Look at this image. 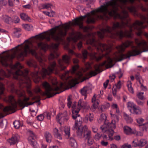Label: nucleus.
Instances as JSON below:
<instances>
[{
    "instance_id": "a19ab883",
    "label": "nucleus",
    "mask_w": 148,
    "mask_h": 148,
    "mask_svg": "<svg viewBox=\"0 0 148 148\" xmlns=\"http://www.w3.org/2000/svg\"><path fill=\"white\" fill-rule=\"evenodd\" d=\"M102 136V134L97 133L95 134L94 138L97 140H99Z\"/></svg>"
},
{
    "instance_id": "473e14b6",
    "label": "nucleus",
    "mask_w": 148,
    "mask_h": 148,
    "mask_svg": "<svg viewBox=\"0 0 148 148\" xmlns=\"http://www.w3.org/2000/svg\"><path fill=\"white\" fill-rule=\"evenodd\" d=\"M134 111V113L136 114H140L141 113V110L138 107H136V106L133 109Z\"/></svg>"
},
{
    "instance_id": "774afa93",
    "label": "nucleus",
    "mask_w": 148,
    "mask_h": 148,
    "mask_svg": "<svg viewBox=\"0 0 148 148\" xmlns=\"http://www.w3.org/2000/svg\"><path fill=\"white\" fill-rule=\"evenodd\" d=\"M55 136L59 140H61L62 139V137L61 136V134H57L56 136Z\"/></svg>"
},
{
    "instance_id": "6ab92c4d",
    "label": "nucleus",
    "mask_w": 148,
    "mask_h": 148,
    "mask_svg": "<svg viewBox=\"0 0 148 148\" xmlns=\"http://www.w3.org/2000/svg\"><path fill=\"white\" fill-rule=\"evenodd\" d=\"M44 136L47 142L50 143L51 142L52 136L49 132H45L44 134Z\"/></svg>"
},
{
    "instance_id": "bf43d9fd",
    "label": "nucleus",
    "mask_w": 148,
    "mask_h": 148,
    "mask_svg": "<svg viewBox=\"0 0 148 148\" xmlns=\"http://www.w3.org/2000/svg\"><path fill=\"white\" fill-rule=\"evenodd\" d=\"M135 140H133L132 143V146L134 147H136L138 146V143H137Z\"/></svg>"
},
{
    "instance_id": "a878e982",
    "label": "nucleus",
    "mask_w": 148,
    "mask_h": 148,
    "mask_svg": "<svg viewBox=\"0 0 148 148\" xmlns=\"http://www.w3.org/2000/svg\"><path fill=\"white\" fill-rule=\"evenodd\" d=\"M132 83L130 81H128L127 83V86L129 91L131 93H133L134 91L133 88L132 87Z\"/></svg>"
},
{
    "instance_id": "393cba45",
    "label": "nucleus",
    "mask_w": 148,
    "mask_h": 148,
    "mask_svg": "<svg viewBox=\"0 0 148 148\" xmlns=\"http://www.w3.org/2000/svg\"><path fill=\"white\" fill-rule=\"evenodd\" d=\"M70 144L71 147H72L73 148H77V145L75 140L72 138H70Z\"/></svg>"
},
{
    "instance_id": "412c9836",
    "label": "nucleus",
    "mask_w": 148,
    "mask_h": 148,
    "mask_svg": "<svg viewBox=\"0 0 148 148\" xmlns=\"http://www.w3.org/2000/svg\"><path fill=\"white\" fill-rule=\"evenodd\" d=\"M3 19L5 22L8 24L10 23L13 22L11 18L6 15L3 16Z\"/></svg>"
},
{
    "instance_id": "ddd939ff",
    "label": "nucleus",
    "mask_w": 148,
    "mask_h": 148,
    "mask_svg": "<svg viewBox=\"0 0 148 148\" xmlns=\"http://www.w3.org/2000/svg\"><path fill=\"white\" fill-rule=\"evenodd\" d=\"M29 132L30 134L29 140V143L33 146L34 148H38V144L34 140V139L36 138L34 134L31 131H29Z\"/></svg>"
},
{
    "instance_id": "f257e3e1",
    "label": "nucleus",
    "mask_w": 148,
    "mask_h": 148,
    "mask_svg": "<svg viewBox=\"0 0 148 148\" xmlns=\"http://www.w3.org/2000/svg\"><path fill=\"white\" fill-rule=\"evenodd\" d=\"M114 16L123 20L116 22L106 30H121L127 26L130 30H142L148 24V0H111L106 3V18Z\"/></svg>"
},
{
    "instance_id": "de8ad7c7",
    "label": "nucleus",
    "mask_w": 148,
    "mask_h": 148,
    "mask_svg": "<svg viewBox=\"0 0 148 148\" xmlns=\"http://www.w3.org/2000/svg\"><path fill=\"white\" fill-rule=\"evenodd\" d=\"M51 5L49 3H46L43 4L42 6L43 8L48 9L51 7Z\"/></svg>"
},
{
    "instance_id": "2f4dec72",
    "label": "nucleus",
    "mask_w": 148,
    "mask_h": 148,
    "mask_svg": "<svg viewBox=\"0 0 148 148\" xmlns=\"http://www.w3.org/2000/svg\"><path fill=\"white\" fill-rule=\"evenodd\" d=\"M27 65L29 66L33 67L34 68H36L37 65L35 62L32 61H30L27 62Z\"/></svg>"
},
{
    "instance_id": "c85d7f7f",
    "label": "nucleus",
    "mask_w": 148,
    "mask_h": 148,
    "mask_svg": "<svg viewBox=\"0 0 148 148\" xmlns=\"http://www.w3.org/2000/svg\"><path fill=\"white\" fill-rule=\"evenodd\" d=\"M13 124L15 128L16 129H18L20 126L22 125L19 121H15L13 123Z\"/></svg>"
},
{
    "instance_id": "39448f33",
    "label": "nucleus",
    "mask_w": 148,
    "mask_h": 148,
    "mask_svg": "<svg viewBox=\"0 0 148 148\" xmlns=\"http://www.w3.org/2000/svg\"><path fill=\"white\" fill-rule=\"evenodd\" d=\"M59 25L51 29L50 31L47 32H45L44 34H41L37 35L32 38H35L36 39L40 40L45 39L47 41L50 40V36L55 41L58 42L55 44L53 46V48L57 50L60 42L62 41L63 38L66 36L67 29H69L70 25L69 24L65 23V25L62 24L61 21H58Z\"/></svg>"
},
{
    "instance_id": "dca6fc26",
    "label": "nucleus",
    "mask_w": 148,
    "mask_h": 148,
    "mask_svg": "<svg viewBox=\"0 0 148 148\" xmlns=\"http://www.w3.org/2000/svg\"><path fill=\"white\" fill-rule=\"evenodd\" d=\"M84 134L82 138H85L86 139L91 138V131L88 130L86 126H85L83 128Z\"/></svg>"
},
{
    "instance_id": "680f3d73",
    "label": "nucleus",
    "mask_w": 148,
    "mask_h": 148,
    "mask_svg": "<svg viewBox=\"0 0 148 148\" xmlns=\"http://www.w3.org/2000/svg\"><path fill=\"white\" fill-rule=\"evenodd\" d=\"M114 138L116 140H119L121 139V136L119 135L114 136Z\"/></svg>"
},
{
    "instance_id": "09e8293b",
    "label": "nucleus",
    "mask_w": 148,
    "mask_h": 148,
    "mask_svg": "<svg viewBox=\"0 0 148 148\" xmlns=\"http://www.w3.org/2000/svg\"><path fill=\"white\" fill-rule=\"evenodd\" d=\"M68 102L67 103V105L69 108L71 107V105L72 103V101L71 100V98L68 97L67 99Z\"/></svg>"
},
{
    "instance_id": "603ef678",
    "label": "nucleus",
    "mask_w": 148,
    "mask_h": 148,
    "mask_svg": "<svg viewBox=\"0 0 148 148\" xmlns=\"http://www.w3.org/2000/svg\"><path fill=\"white\" fill-rule=\"evenodd\" d=\"M122 148H131V146L130 145H128V143L124 144L122 146Z\"/></svg>"
},
{
    "instance_id": "cd10ccee",
    "label": "nucleus",
    "mask_w": 148,
    "mask_h": 148,
    "mask_svg": "<svg viewBox=\"0 0 148 148\" xmlns=\"http://www.w3.org/2000/svg\"><path fill=\"white\" fill-rule=\"evenodd\" d=\"M109 106V104H107L106 105H102L99 108V111L101 112L104 111Z\"/></svg>"
},
{
    "instance_id": "9b49d317",
    "label": "nucleus",
    "mask_w": 148,
    "mask_h": 148,
    "mask_svg": "<svg viewBox=\"0 0 148 148\" xmlns=\"http://www.w3.org/2000/svg\"><path fill=\"white\" fill-rule=\"evenodd\" d=\"M112 120V124H110V126H109L110 129H108V132L110 133L111 135H112L114 133L113 129L116 127V124L118 122L119 118L118 116L116 114H112L110 113Z\"/></svg>"
},
{
    "instance_id": "aec40b11",
    "label": "nucleus",
    "mask_w": 148,
    "mask_h": 148,
    "mask_svg": "<svg viewBox=\"0 0 148 148\" xmlns=\"http://www.w3.org/2000/svg\"><path fill=\"white\" fill-rule=\"evenodd\" d=\"M64 134L66 137L68 139L69 138L70 136V128L68 127H65L64 128Z\"/></svg>"
},
{
    "instance_id": "58836bf2",
    "label": "nucleus",
    "mask_w": 148,
    "mask_h": 148,
    "mask_svg": "<svg viewBox=\"0 0 148 148\" xmlns=\"http://www.w3.org/2000/svg\"><path fill=\"white\" fill-rule=\"evenodd\" d=\"M44 116H46L48 119H51V113L49 112L46 111L43 114Z\"/></svg>"
},
{
    "instance_id": "a18cd8bd",
    "label": "nucleus",
    "mask_w": 148,
    "mask_h": 148,
    "mask_svg": "<svg viewBox=\"0 0 148 148\" xmlns=\"http://www.w3.org/2000/svg\"><path fill=\"white\" fill-rule=\"evenodd\" d=\"M143 92H138L137 94V96L139 99L141 100H143L144 98V96L143 95Z\"/></svg>"
},
{
    "instance_id": "4d7b16f0",
    "label": "nucleus",
    "mask_w": 148,
    "mask_h": 148,
    "mask_svg": "<svg viewBox=\"0 0 148 148\" xmlns=\"http://www.w3.org/2000/svg\"><path fill=\"white\" fill-rule=\"evenodd\" d=\"M0 4L5 6L7 4V1L5 0H0Z\"/></svg>"
},
{
    "instance_id": "f704fd0d",
    "label": "nucleus",
    "mask_w": 148,
    "mask_h": 148,
    "mask_svg": "<svg viewBox=\"0 0 148 148\" xmlns=\"http://www.w3.org/2000/svg\"><path fill=\"white\" fill-rule=\"evenodd\" d=\"M127 106L128 108H133V109L136 106L133 102H129L127 104Z\"/></svg>"
},
{
    "instance_id": "20e7f679",
    "label": "nucleus",
    "mask_w": 148,
    "mask_h": 148,
    "mask_svg": "<svg viewBox=\"0 0 148 148\" xmlns=\"http://www.w3.org/2000/svg\"><path fill=\"white\" fill-rule=\"evenodd\" d=\"M87 42L88 44H89L95 47L97 51L104 52L103 53L102 56H100L96 53L92 52L90 54V56L92 59L98 61L101 60L103 57H104L107 59V61H105L99 64H96L94 65V70L91 71L89 72V74L90 76H95L98 73L101 72L100 69V67L101 66H103L106 64L108 68H110L114 66V64L112 63L113 60L109 55V53L111 50V47L105 44H102L97 41L94 37L91 39H89L87 40Z\"/></svg>"
},
{
    "instance_id": "37998d69",
    "label": "nucleus",
    "mask_w": 148,
    "mask_h": 148,
    "mask_svg": "<svg viewBox=\"0 0 148 148\" xmlns=\"http://www.w3.org/2000/svg\"><path fill=\"white\" fill-rule=\"evenodd\" d=\"M83 105L84 106H83V108H84V109L87 110H89L90 108V106L86 102H85L84 104Z\"/></svg>"
},
{
    "instance_id": "69168bd1",
    "label": "nucleus",
    "mask_w": 148,
    "mask_h": 148,
    "mask_svg": "<svg viewBox=\"0 0 148 148\" xmlns=\"http://www.w3.org/2000/svg\"><path fill=\"white\" fill-rule=\"evenodd\" d=\"M77 46L78 49H80L82 47V42L81 41H80L77 44Z\"/></svg>"
},
{
    "instance_id": "f03ea898",
    "label": "nucleus",
    "mask_w": 148,
    "mask_h": 148,
    "mask_svg": "<svg viewBox=\"0 0 148 148\" xmlns=\"http://www.w3.org/2000/svg\"><path fill=\"white\" fill-rule=\"evenodd\" d=\"M21 45H23V44H21ZM20 46V45H18L15 47V49H13L14 51L12 54L7 53L1 56L0 57V62L3 66L7 67L8 66L9 63L12 62V59L15 58L16 53L17 54V58L19 59L21 58V60H23L24 57L26 56L28 53L32 54L35 56L42 67V70L40 72L37 71L36 73L34 80L36 83L38 82L41 79V77L39 76L40 75L43 78H44L46 75H49L52 73H54L56 75H59L60 74V71L64 70L66 67L64 63L68 65L69 62L70 57L66 55H64L62 57V60L60 59L58 60V65L57 66L55 61H51L55 58L58 57L59 56V55L55 52L53 53H51L49 56V65L47 69H46L43 67L45 64L41 56L37 53L36 50L39 48L45 51L47 47L46 44L40 42L37 43L36 46L33 45L31 43H29L28 45L26 44L24 46L22 45L20 48H18Z\"/></svg>"
},
{
    "instance_id": "2eb2a0df",
    "label": "nucleus",
    "mask_w": 148,
    "mask_h": 148,
    "mask_svg": "<svg viewBox=\"0 0 148 148\" xmlns=\"http://www.w3.org/2000/svg\"><path fill=\"white\" fill-rule=\"evenodd\" d=\"M19 138V136L17 134L13 135L8 140V141L11 145H14L18 142Z\"/></svg>"
},
{
    "instance_id": "e2e57ef3",
    "label": "nucleus",
    "mask_w": 148,
    "mask_h": 148,
    "mask_svg": "<svg viewBox=\"0 0 148 148\" xmlns=\"http://www.w3.org/2000/svg\"><path fill=\"white\" fill-rule=\"evenodd\" d=\"M92 131L94 133H96L98 131L97 128L94 126L92 127Z\"/></svg>"
},
{
    "instance_id": "f3484780",
    "label": "nucleus",
    "mask_w": 148,
    "mask_h": 148,
    "mask_svg": "<svg viewBox=\"0 0 148 148\" xmlns=\"http://www.w3.org/2000/svg\"><path fill=\"white\" fill-rule=\"evenodd\" d=\"M123 130L125 133L127 135H130L136 133V130H132L130 127L127 126H124Z\"/></svg>"
},
{
    "instance_id": "79ce46f5",
    "label": "nucleus",
    "mask_w": 148,
    "mask_h": 148,
    "mask_svg": "<svg viewBox=\"0 0 148 148\" xmlns=\"http://www.w3.org/2000/svg\"><path fill=\"white\" fill-rule=\"evenodd\" d=\"M68 52L70 55H75L77 57H79L80 55L79 54H76L74 53V52L71 49H68Z\"/></svg>"
},
{
    "instance_id": "7c9ffc66",
    "label": "nucleus",
    "mask_w": 148,
    "mask_h": 148,
    "mask_svg": "<svg viewBox=\"0 0 148 148\" xmlns=\"http://www.w3.org/2000/svg\"><path fill=\"white\" fill-rule=\"evenodd\" d=\"M147 143V141L145 139H141L138 143V146L143 147Z\"/></svg>"
},
{
    "instance_id": "1a4fd4ad",
    "label": "nucleus",
    "mask_w": 148,
    "mask_h": 148,
    "mask_svg": "<svg viewBox=\"0 0 148 148\" xmlns=\"http://www.w3.org/2000/svg\"><path fill=\"white\" fill-rule=\"evenodd\" d=\"M5 100L11 103V105L4 108L3 109L4 113H6L9 111H13V113L15 111L17 107V102L14 99L13 96H9L8 98L5 99Z\"/></svg>"
},
{
    "instance_id": "ea45409f",
    "label": "nucleus",
    "mask_w": 148,
    "mask_h": 148,
    "mask_svg": "<svg viewBox=\"0 0 148 148\" xmlns=\"http://www.w3.org/2000/svg\"><path fill=\"white\" fill-rule=\"evenodd\" d=\"M34 92L36 94H40V95L42 94V92L39 87L36 88L34 90Z\"/></svg>"
},
{
    "instance_id": "e433bc0d",
    "label": "nucleus",
    "mask_w": 148,
    "mask_h": 148,
    "mask_svg": "<svg viewBox=\"0 0 148 148\" xmlns=\"http://www.w3.org/2000/svg\"><path fill=\"white\" fill-rule=\"evenodd\" d=\"M87 140V144L88 146L92 145L94 143V140L92 137L88 138Z\"/></svg>"
},
{
    "instance_id": "72a5a7b5",
    "label": "nucleus",
    "mask_w": 148,
    "mask_h": 148,
    "mask_svg": "<svg viewBox=\"0 0 148 148\" xmlns=\"http://www.w3.org/2000/svg\"><path fill=\"white\" fill-rule=\"evenodd\" d=\"M20 16L22 19L24 20H29V18L25 13H23L20 14Z\"/></svg>"
},
{
    "instance_id": "c03bdc74",
    "label": "nucleus",
    "mask_w": 148,
    "mask_h": 148,
    "mask_svg": "<svg viewBox=\"0 0 148 148\" xmlns=\"http://www.w3.org/2000/svg\"><path fill=\"white\" fill-rule=\"evenodd\" d=\"M82 53L84 59L86 58L87 57L88 55L89 54V53L86 50H84V51H83Z\"/></svg>"
},
{
    "instance_id": "864d4df0",
    "label": "nucleus",
    "mask_w": 148,
    "mask_h": 148,
    "mask_svg": "<svg viewBox=\"0 0 148 148\" xmlns=\"http://www.w3.org/2000/svg\"><path fill=\"white\" fill-rule=\"evenodd\" d=\"M14 21L15 23H19L20 20L19 18L16 16H15L14 17Z\"/></svg>"
},
{
    "instance_id": "c9c22d12",
    "label": "nucleus",
    "mask_w": 148,
    "mask_h": 148,
    "mask_svg": "<svg viewBox=\"0 0 148 148\" xmlns=\"http://www.w3.org/2000/svg\"><path fill=\"white\" fill-rule=\"evenodd\" d=\"M114 75H115V76L116 75L120 79L123 76V73H122L121 70L120 69L118 72H116Z\"/></svg>"
},
{
    "instance_id": "423d86ee",
    "label": "nucleus",
    "mask_w": 148,
    "mask_h": 148,
    "mask_svg": "<svg viewBox=\"0 0 148 148\" xmlns=\"http://www.w3.org/2000/svg\"><path fill=\"white\" fill-rule=\"evenodd\" d=\"M132 41L127 40L123 43L121 45L116 47V49L120 52H123L125 48L129 46H132V51H129L127 54L122 53L120 54L118 57L116 58V61H121L127 58H130L131 56L138 55L140 53L139 50H142L141 52L148 50L147 42L144 40H142L138 43L137 47L134 46H132Z\"/></svg>"
},
{
    "instance_id": "9d476101",
    "label": "nucleus",
    "mask_w": 148,
    "mask_h": 148,
    "mask_svg": "<svg viewBox=\"0 0 148 148\" xmlns=\"http://www.w3.org/2000/svg\"><path fill=\"white\" fill-rule=\"evenodd\" d=\"M98 121L99 123H101L102 122H103L104 125H107L106 126L103 125L100 127V129L102 132H105L107 130V128H109L110 125V124L108 123V121L107 120V117L105 114H101L99 119L98 120Z\"/></svg>"
},
{
    "instance_id": "338daca9",
    "label": "nucleus",
    "mask_w": 148,
    "mask_h": 148,
    "mask_svg": "<svg viewBox=\"0 0 148 148\" xmlns=\"http://www.w3.org/2000/svg\"><path fill=\"white\" fill-rule=\"evenodd\" d=\"M112 90L113 95L114 96H116V89L114 88V89H113V88H112Z\"/></svg>"
},
{
    "instance_id": "3c124183",
    "label": "nucleus",
    "mask_w": 148,
    "mask_h": 148,
    "mask_svg": "<svg viewBox=\"0 0 148 148\" xmlns=\"http://www.w3.org/2000/svg\"><path fill=\"white\" fill-rule=\"evenodd\" d=\"M101 144L102 146H106L108 145V143L107 141L102 140L101 142Z\"/></svg>"
},
{
    "instance_id": "6e6552de",
    "label": "nucleus",
    "mask_w": 148,
    "mask_h": 148,
    "mask_svg": "<svg viewBox=\"0 0 148 148\" xmlns=\"http://www.w3.org/2000/svg\"><path fill=\"white\" fill-rule=\"evenodd\" d=\"M10 88L11 92L15 93L19 97H23V99H19L18 103L19 106L22 107L23 109L25 107H27L29 105L33 104L34 103L38 102L40 101V96L37 95L34 96L32 98L33 100H36L35 101L32 103L31 102L28 103V101L29 99V97H26L24 95V92L22 91L16 89L14 88V86L13 83H11L10 85Z\"/></svg>"
},
{
    "instance_id": "4c0bfd02",
    "label": "nucleus",
    "mask_w": 148,
    "mask_h": 148,
    "mask_svg": "<svg viewBox=\"0 0 148 148\" xmlns=\"http://www.w3.org/2000/svg\"><path fill=\"white\" fill-rule=\"evenodd\" d=\"M109 138L107 137L106 135L105 134H103V135H102V137L103 138V140L107 141V140H108L109 139H110L111 140H113V138H112L109 135Z\"/></svg>"
},
{
    "instance_id": "8fccbe9b",
    "label": "nucleus",
    "mask_w": 148,
    "mask_h": 148,
    "mask_svg": "<svg viewBox=\"0 0 148 148\" xmlns=\"http://www.w3.org/2000/svg\"><path fill=\"white\" fill-rule=\"evenodd\" d=\"M115 85L116 86V89H119L121 87V81H119L117 84H115Z\"/></svg>"
},
{
    "instance_id": "4468645a",
    "label": "nucleus",
    "mask_w": 148,
    "mask_h": 148,
    "mask_svg": "<svg viewBox=\"0 0 148 148\" xmlns=\"http://www.w3.org/2000/svg\"><path fill=\"white\" fill-rule=\"evenodd\" d=\"M57 118L59 119V122L61 124L65 122H66L69 119L66 112L59 114L57 116Z\"/></svg>"
},
{
    "instance_id": "0e129e2a",
    "label": "nucleus",
    "mask_w": 148,
    "mask_h": 148,
    "mask_svg": "<svg viewBox=\"0 0 148 148\" xmlns=\"http://www.w3.org/2000/svg\"><path fill=\"white\" fill-rule=\"evenodd\" d=\"M23 8L26 9H30L31 8V5H30L28 4L27 5H23Z\"/></svg>"
},
{
    "instance_id": "0eeeda50",
    "label": "nucleus",
    "mask_w": 148,
    "mask_h": 148,
    "mask_svg": "<svg viewBox=\"0 0 148 148\" xmlns=\"http://www.w3.org/2000/svg\"><path fill=\"white\" fill-rule=\"evenodd\" d=\"M23 67L19 62H17L12 66V69L14 71H12L10 73L13 75L15 79L19 80L20 84H25L29 85L31 81L28 76V71L27 70H25L24 72L21 71L20 69Z\"/></svg>"
},
{
    "instance_id": "c756f323",
    "label": "nucleus",
    "mask_w": 148,
    "mask_h": 148,
    "mask_svg": "<svg viewBox=\"0 0 148 148\" xmlns=\"http://www.w3.org/2000/svg\"><path fill=\"white\" fill-rule=\"evenodd\" d=\"M125 119L128 123H130L132 121V119L128 115L125 114H124Z\"/></svg>"
},
{
    "instance_id": "13d9d810",
    "label": "nucleus",
    "mask_w": 148,
    "mask_h": 148,
    "mask_svg": "<svg viewBox=\"0 0 148 148\" xmlns=\"http://www.w3.org/2000/svg\"><path fill=\"white\" fill-rule=\"evenodd\" d=\"M144 121V119L142 118H138L136 119L137 122L139 124L143 123Z\"/></svg>"
},
{
    "instance_id": "49530a36",
    "label": "nucleus",
    "mask_w": 148,
    "mask_h": 148,
    "mask_svg": "<svg viewBox=\"0 0 148 148\" xmlns=\"http://www.w3.org/2000/svg\"><path fill=\"white\" fill-rule=\"evenodd\" d=\"M37 119L39 121H42L44 118V115L41 114L38 116L37 117Z\"/></svg>"
},
{
    "instance_id": "7ed1b4c3",
    "label": "nucleus",
    "mask_w": 148,
    "mask_h": 148,
    "mask_svg": "<svg viewBox=\"0 0 148 148\" xmlns=\"http://www.w3.org/2000/svg\"><path fill=\"white\" fill-rule=\"evenodd\" d=\"M79 68V66L76 64L72 67L71 70L65 72L64 74H62V79L63 80L66 79V82H64V83L61 82L58 84V82H56L53 83V86L51 88L47 82H44L42 84V86L45 89V95L47 96L48 98H49L60 92H58L54 94L53 92L54 91H60L64 87L67 85L71 88L73 87L78 84V80L83 77V74L81 72L77 71Z\"/></svg>"
},
{
    "instance_id": "b1692460",
    "label": "nucleus",
    "mask_w": 148,
    "mask_h": 148,
    "mask_svg": "<svg viewBox=\"0 0 148 148\" xmlns=\"http://www.w3.org/2000/svg\"><path fill=\"white\" fill-rule=\"evenodd\" d=\"M82 123V120L80 119H79V120L77 119L76 121H75V125L73 128V130H77V128L80 125H81V124Z\"/></svg>"
},
{
    "instance_id": "052dcab7",
    "label": "nucleus",
    "mask_w": 148,
    "mask_h": 148,
    "mask_svg": "<svg viewBox=\"0 0 148 148\" xmlns=\"http://www.w3.org/2000/svg\"><path fill=\"white\" fill-rule=\"evenodd\" d=\"M0 73L2 76H5L6 75V74L5 71L2 69H1V70Z\"/></svg>"
},
{
    "instance_id": "f8f14e48",
    "label": "nucleus",
    "mask_w": 148,
    "mask_h": 148,
    "mask_svg": "<svg viewBox=\"0 0 148 148\" xmlns=\"http://www.w3.org/2000/svg\"><path fill=\"white\" fill-rule=\"evenodd\" d=\"M76 103L73 104L72 107L73 109L72 113V117L74 119H78V120L79 119L82 120L81 118L80 117V115L78 114L79 111H80L79 109H77L76 108Z\"/></svg>"
},
{
    "instance_id": "a211bd4d",
    "label": "nucleus",
    "mask_w": 148,
    "mask_h": 148,
    "mask_svg": "<svg viewBox=\"0 0 148 148\" xmlns=\"http://www.w3.org/2000/svg\"><path fill=\"white\" fill-rule=\"evenodd\" d=\"M83 127L81 125H80L78 127L77 130V135L78 137L79 138H81L83 137Z\"/></svg>"
},
{
    "instance_id": "5fc2aeb1",
    "label": "nucleus",
    "mask_w": 148,
    "mask_h": 148,
    "mask_svg": "<svg viewBox=\"0 0 148 148\" xmlns=\"http://www.w3.org/2000/svg\"><path fill=\"white\" fill-rule=\"evenodd\" d=\"M53 132L55 136L60 133L58 129L56 128L53 130Z\"/></svg>"
},
{
    "instance_id": "5701e85b",
    "label": "nucleus",
    "mask_w": 148,
    "mask_h": 148,
    "mask_svg": "<svg viewBox=\"0 0 148 148\" xmlns=\"http://www.w3.org/2000/svg\"><path fill=\"white\" fill-rule=\"evenodd\" d=\"M85 102H84L82 99H79L78 102L77 106H76V108L79 109V110H80L81 108H83V106H84L83 105L84 104Z\"/></svg>"
},
{
    "instance_id": "bb28decb",
    "label": "nucleus",
    "mask_w": 148,
    "mask_h": 148,
    "mask_svg": "<svg viewBox=\"0 0 148 148\" xmlns=\"http://www.w3.org/2000/svg\"><path fill=\"white\" fill-rule=\"evenodd\" d=\"M23 27L26 30L30 31L33 29V27L32 25H29L27 24L22 25Z\"/></svg>"
},
{
    "instance_id": "4be33fe9",
    "label": "nucleus",
    "mask_w": 148,
    "mask_h": 148,
    "mask_svg": "<svg viewBox=\"0 0 148 148\" xmlns=\"http://www.w3.org/2000/svg\"><path fill=\"white\" fill-rule=\"evenodd\" d=\"M88 89V87H84L81 90V93L82 95L84 96V99H86V98L87 92Z\"/></svg>"
},
{
    "instance_id": "6e6d98bb",
    "label": "nucleus",
    "mask_w": 148,
    "mask_h": 148,
    "mask_svg": "<svg viewBox=\"0 0 148 148\" xmlns=\"http://www.w3.org/2000/svg\"><path fill=\"white\" fill-rule=\"evenodd\" d=\"M109 77L110 81L112 82L114 79L115 78L116 76H115V75L113 74L112 75V76L110 75Z\"/></svg>"
}]
</instances>
